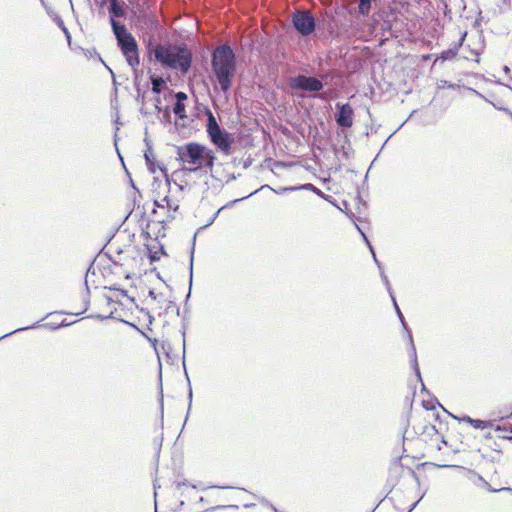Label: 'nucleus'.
<instances>
[{"instance_id":"nucleus-9","label":"nucleus","mask_w":512,"mask_h":512,"mask_svg":"<svg viewBox=\"0 0 512 512\" xmlns=\"http://www.w3.org/2000/svg\"><path fill=\"white\" fill-rule=\"evenodd\" d=\"M407 338H408L409 345H410L409 357H410L411 367L413 368V370L415 372V375L417 376L418 380L421 383H423L422 378H421V373H420L419 365H418V360H417L416 347H415L414 342H413V337H412V332L411 331H408ZM422 389L425 390L424 384H422Z\"/></svg>"},{"instance_id":"nucleus-16","label":"nucleus","mask_w":512,"mask_h":512,"mask_svg":"<svg viewBox=\"0 0 512 512\" xmlns=\"http://www.w3.org/2000/svg\"><path fill=\"white\" fill-rule=\"evenodd\" d=\"M152 84V92L155 94H160L163 87L165 86V81L161 76L151 75L150 77Z\"/></svg>"},{"instance_id":"nucleus-15","label":"nucleus","mask_w":512,"mask_h":512,"mask_svg":"<svg viewBox=\"0 0 512 512\" xmlns=\"http://www.w3.org/2000/svg\"><path fill=\"white\" fill-rule=\"evenodd\" d=\"M182 337H183V365H184V372H185V375H186V378L188 381V386H189V391H188V399H189L188 412H189L191 410V406H192L193 393H192V388H191V384H190V379H189V376H188V373H187V370L185 367V347H186L185 328H183V330H182Z\"/></svg>"},{"instance_id":"nucleus-53","label":"nucleus","mask_w":512,"mask_h":512,"mask_svg":"<svg viewBox=\"0 0 512 512\" xmlns=\"http://www.w3.org/2000/svg\"><path fill=\"white\" fill-rule=\"evenodd\" d=\"M199 502L204 503L205 502L204 498L200 497Z\"/></svg>"},{"instance_id":"nucleus-13","label":"nucleus","mask_w":512,"mask_h":512,"mask_svg":"<svg viewBox=\"0 0 512 512\" xmlns=\"http://www.w3.org/2000/svg\"><path fill=\"white\" fill-rule=\"evenodd\" d=\"M110 24L117 41L130 35V33L127 31L126 26L124 24H121L117 20L112 19V21H110Z\"/></svg>"},{"instance_id":"nucleus-45","label":"nucleus","mask_w":512,"mask_h":512,"mask_svg":"<svg viewBox=\"0 0 512 512\" xmlns=\"http://www.w3.org/2000/svg\"><path fill=\"white\" fill-rule=\"evenodd\" d=\"M149 297L152 298L153 300H156L157 299V294L154 290H150L149 291Z\"/></svg>"},{"instance_id":"nucleus-14","label":"nucleus","mask_w":512,"mask_h":512,"mask_svg":"<svg viewBox=\"0 0 512 512\" xmlns=\"http://www.w3.org/2000/svg\"><path fill=\"white\" fill-rule=\"evenodd\" d=\"M206 114H207L206 131H207L208 135H210L213 132L221 129V127L219 126L215 116L209 109L207 110Z\"/></svg>"},{"instance_id":"nucleus-10","label":"nucleus","mask_w":512,"mask_h":512,"mask_svg":"<svg viewBox=\"0 0 512 512\" xmlns=\"http://www.w3.org/2000/svg\"><path fill=\"white\" fill-rule=\"evenodd\" d=\"M466 34L467 33L464 32L461 38L458 40V42H454L447 50L442 51L438 56L437 60L441 59L442 61H447L455 58L456 55L458 54L459 49L462 47L464 43Z\"/></svg>"},{"instance_id":"nucleus-36","label":"nucleus","mask_w":512,"mask_h":512,"mask_svg":"<svg viewBox=\"0 0 512 512\" xmlns=\"http://www.w3.org/2000/svg\"><path fill=\"white\" fill-rule=\"evenodd\" d=\"M89 307V289L88 287L86 286V294L84 296V307H83V310L81 312H79V314H82L84 313ZM76 315H78V313H75Z\"/></svg>"},{"instance_id":"nucleus-58","label":"nucleus","mask_w":512,"mask_h":512,"mask_svg":"<svg viewBox=\"0 0 512 512\" xmlns=\"http://www.w3.org/2000/svg\"><path fill=\"white\" fill-rule=\"evenodd\" d=\"M110 73L114 76V73H113V70H111L110 68H108Z\"/></svg>"},{"instance_id":"nucleus-55","label":"nucleus","mask_w":512,"mask_h":512,"mask_svg":"<svg viewBox=\"0 0 512 512\" xmlns=\"http://www.w3.org/2000/svg\"><path fill=\"white\" fill-rule=\"evenodd\" d=\"M183 505H184V501H181L180 505H179V508H182Z\"/></svg>"},{"instance_id":"nucleus-52","label":"nucleus","mask_w":512,"mask_h":512,"mask_svg":"<svg viewBox=\"0 0 512 512\" xmlns=\"http://www.w3.org/2000/svg\"><path fill=\"white\" fill-rule=\"evenodd\" d=\"M264 188L272 189L269 185H263V186L261 187V189H264Z\"/></svg>"},{"instance_id":"nucleus-5","label":"nucleus","mask_w":512,"mask_h":512,"mask_svg":"<svg viewBox=\"0 0 512 512\" xmlns=\"http://www.w3.org/2000/svg\"><path fill=\"white\" fill-rule=\"evenodd\" d=\"M117 44L127 63L132 67V69L136 70L140 64V58L135 38L130 34L129 36L117 41Z\"/></svg>"},{"instance_id":"nucleus-25","label":"nucleus","mask_w":512,"mask_h":512,"mask_svg":"<svg viewBox=\"0 0 512 512\" xmlns=\"http://www.w3.org/2000/svg\"><path fill=\"white\" fill-rule=\"evenodd\" d=\"M257 191H258V190H256V191H254V192L250 193L248 196L242 197L241 199H236V200H234V201H231L230 203H228V204L226 205V207H228V206H230V205L234 204L235 202H237V201H239V200H244V199L248 198L249 196L254 195L255 193H257ZM224 208H225V206H224V207H221L220 209H218V210L216 211V213H215V214L213 215V217L210 219V221H209L208 225H210V224H212V223L214 222V220L217 218V216L219 215V213L221 212V210H223Z\"/></svg>"},{"instance_id":"nucleus-47","label":"nucleus","mask_w":512,"mask_h":512,"mask_svg":"<svg viewBox=\"0 0 512 512\" xmlns=\"http://www.w3.org/2000/svg\"><path fill=\"white\" fill-rule=\"evenodd\" d=\"M106 2H108V1H107V0H102V1H100V2H99V6H100V7H103V6H104V4H105Z\"/></svg>"},{"instance_id":"nucleus-33","label":"nucleus","mask_w":512,"mask_h":512,"mask_svg":"<svg viewBox=\"0 0 512 512\" xmlns=\"http://www.w3.org/2000/svg\"><path fill=\"white\" fill-rule=\"evenodd\" d=\"M68 325H70V323H67V322L64 320V321H62V322H61L60 324H58V325H54V324H52V323H45V324L41 325V327H46V328H49V329H51V330H56V329H58V328L66 327V326H68Z\"/></svg>"},{"instance_id":"nucleus-40","label":"nucleus","mask_w":512,"mask_h":512,"mask_svg":"<svg viewBox=\"0 0 512 512\" xmlns=\"http://www.w3.org/2000/svg\"><path fill=\"white\" fill-rule=\"evenodd\" d=\"M258 499H259V502H260L262 505H264V506H267V507H270V508H271V507H272V505H273V504H272L268 499H266V498H264V497H261V498H258Z\"/></svg>"},{"instance_id":"nucleus-41","label":"nucleus","mask_w":512,"mask_h":512,"mask_svg":"<svg viewBox=\"0 0 512 512\" xmlns=\"http://www.w3.org/2000/svg\"><path fill=\"white\" fill-rule=\"evenodd\" d=\"M473 93H475L478 97L482 98L484 101L491 103L484 95H482L480 92L476 91L475 89H470Z\"/></svg>"},{"instance_id":"nucleus-48","label":"nucleus","mask_w":512,"mask_h":512,"mask_svg":"<svg viewBox=\"0 0 512 512\" xmlns=\"http://www.w3.org/2000/svg\"><path fill=\"white\" fill-rule=\"evenodd\" d=\"M255 504L251 503V504H245L244 507L245 508H251V507H254Z\"/></svg>"},{"instance_id":"nucleus-24","label":"nucleus","mask_w":512,"mask_h":512,"mask_svg":"<svg viewBox=\"0 0 512 512\" xmlns=\"http://www.w3.org/2000/svg\"><path fill=\"white\" fill-rule=\"evenodd\" d=\"M357 229L360 231V233H361V234H362V236H363L364 241L366 242L367 246L369 247V249H370V251H371V253H372L373 259H374V261H375L376 265H377V266H378V268H379V271H380V270H383V268H382V266H381V263L378 261V259H377V257H376V254H375V252H374V249H373V247H372L371 243L369 242V240H368L367 236H366V235H365V234L360 230V228H359L358 226H357Z\"/></svg>"},{"instance_id":"nucleus-35","label":"nucleus","mask_w":512,"mask_h":512,"mask_svg":"<svg viewBox=\"0 0 512 512\" xmlns=\"http://www.w3.org/2000/svg\"><path fill=\"white\" fill-rule=\"evenodd\" d=\"M187 94L185 92L179 91L175 93V103H184L185 100H187Z\"/></svg>"},{"instance_id":"nucleus-18","label":"nucleus","mask_w":512,"mask_h":512,"mask_svg":"<svg viewBox=\"0 0 512 512\" xmlns=\"http://www.w3.org/2000/svg\"><path fill=\"white\" fill-rule=\"evenodd\" d=\"M391 299H392L393 306H394V309L396 311V314H397V316H398V318H399V320H400V322H401V324L403 326V329L408 333V331H411V330L409 329V327H408V325H407V323L405 321V318H404V316H403V314H402V312H401V310H400V308L398 306V303L396 301L395 296H392Z\"/></svg>"},{"instance_id":"nucleus-1","label":"nucleus","mask_w":512,"mask_h":512,"mask_svg":"<svg viewBox=\"0 0 512 512\" xmlns=\"http://www.w3.org/2000/svg\"><path fill=\"white\" fill-rule=\"evenodd\" d=\"M212 71L219 83L221 91L227 93L236 74V56L228 44L215 48L211 60Z\"/></svg>"},{"instance_id":"nucleus-44","label":"nucleus","mask_w":512,"mask_h":512,"mask_svg":"<svg viewBox=\"0 0 512 512\" xmlns=\"http://www.w3.org/2000/svg\"><path fill=\"white\" fill-rule=\"evenodd\" d=\"M461 421H464L466 423H469L471 425V421H473V418L469 417V416H464L463 418L460 419Z\"/></svg>"},{"instance_id":"nucleus-30","label":"nucleus","mask_w":512,"mask_h":512,"mask_svg":"<svg viewBox=\"0 0 512 512\" xmlns=\"http://www.w3.org/2000/svg\"><path fill=\"white\" fill-rule=\"evenodd\" d=\"M177 173H173L171 177H174ZM165 178H166V184L169 186V190H171V182L173 181L175 187L179 190V191H183L184 187L183 185L179 184L176 182V180H174L173 178H170L168 175H165Z\"/></svg>"},{"instance_id":"nucleus-12","label":"nucleus","mask_w":512,"mask_h":512,"mask_svg":"<svg viewBox=\"0 0 512 512\" xmlns=\"http://www.w3.org/2000/svg\"><path fill=\"white\" fill-rule=\"evenodd\" d=\"M469 474V480L476 486L482 487L488 490L489 492L493 493L499 491L497 489L492 488L490 484L480 474L476 473L475 471H469Z\"/></svg>"},{"instance_id":"nucleus-3","label":"nucleus","mask_w":512,"mask_h":512,"mask_svg":"<svg viewBox=\"0 0 512 512\" xmlns=\"http://www.w3.org/2000/svg\"><path fill=\"white\" fill-rule=\"evenodd\" d=\"M177 154L183 163L197 165L193 168L184 167V172H196L202 168L212 170L216 160L215 153L208 147L197 142H189L178 147Z\"/></svg>"},{"instance_id":"nucleus-46","label":"nucleus","mask_w":512,"mask_h":512,"mask_svg":"<svg viewBox=\"0 0 512 512\" xmlns=\"http://www.w3.org/2000/svg\"><path fill=\"white\" fill-rule=\"evenodd\" d=\"M172 306H174L176 308L177 314H179V308L176 306V304L173 301H170L169 305H168V308H172Z\"/></svg>"},{"instance_id":"nucleus-27","label":"nucleus","mask_w":512,"mask_h":512,"mask_svg":"<svg viewBox=\"0 0 512 512\" xmlns=\"http://www.w3.org/2000/svg\"><path fill=\"white\" fill-rule=\"evenodd\" d=\"M37 327H40V325H38V323H35V324H32V325L27 326V327H21V328L15 329L12 332H9V333H6V334L0 336V340L4 339L6 337H9L12 334H15V333H18V332H21V331H25V330H28V329H34V328H37Z\"/></svg>"},{"instance_id":"nucleus-21","label":"nucleus","mask_w":512,"mask_h":512,"mask_svg":"<svg viewBox=\"0 0 512 512\" xmlns=\"http://www.w3.org/2000/svg\"><path fill=\"white\" fill-rule=\"evenodd\" d=\"M471 426H473L476 429L483 430V429H487V428H492L493 423L491 421L473 419V421H471Z\"/></svg>"},{"instance_id":"nucleus-28","label":"nucleus","mask_w":512,"mask_h":512,"mask_svg":"<svg viewBox=\"0 0 512 512\" xmlns=\"http://www.w3.org/2000/svg\"><path fill=\"white\" fill-rule=\"evenodd\" d=\"M148 251H149L150 262L158 261L160 259V253L161 254L165 253L163 246L160 247V252H157V251L153 252L150 248H148Z\"/></svg>"},{"instance_id":"nucleus-51","label":"nucleus","mask_w":512,"mask_h":512,"mask_svg":"<svg viewBox=\"0 0 512 512\" xmlns=\"http://www.w3.org/2000/svg\"><path fill=\"white\" fill-rule=\"evenodd\" d=\"M172 219H174V216H173V215H168L167 220H168V221H170V220H172Z\"/></svg>"},{"instance_id":"nucleus-6","label":"nucleus","mask_w":512,"mask_h":512,"mask_svg":"<svg viewBox=\"0 0 512 512\" xmlns=\"http://www.w3.org/2000/svg\"><path fill=\"white\" fill-rule=\"evenodd\" d=\"M289 86L292 90L305 92H320L324 85L321 80L313 76L299 74L289 79Z\"/></svg>"},{"instance_id":"nucleus-43","label":"nucleus","mask_w":512,"mask_h":512,"mask_svg":"<svg viewBox=\"0 0 512 512\" xmlns=\"http://www.w3.org/2000/svg\"><path fill=\"white\" fill-rule=\"evenodd\" d=\"M164 203L165 202H162V200L161 201L155 200L154 206L159 207V208H164L165 207Z\"/></svg>"},{"instance_id":"nucleus-20","label":"nucleus","mask_w":512,"mask_h":512,"mask_svg":"<svg viewBox=\"0 0 512 512\" xmlns=\"http://www.w3.org/2000/svg\"><path fill=\"white\" fill-rule=\"evenodd\" d=\"M298 190H309V191H312L316 195H318V196H320V197H322L324 199H327V197H328L319 188H317L316 186H314L311 183H307V184H303V185L298 186Z\"/></svg>"},{"instance_id":"nucleus-17","label":"nucleus","mask_w":512,"mask_h":512,"mask_svg":"<svg viewBox=\"0 0 512 512\" xmlns=\"http://www.w3.org/2000/svg\"><path fill=\"white\" fill-rule=\"evenodd\" d=\"M373 0H359L358 13L362 16H367L370 12Z\"/></svg>"},{"instance_id":"nucleus-22","label":"nucleus","mask_w":512,"mask_h":512,"mask_svg":"<svg viewBox=\"0 0 512 512\" xmlns=\"http://www.w3.org/2000/svg\"><path fill=\"white\" fill-rule=\"evenodd\" d=\"M173 113L179 118L184 119L186 118V110H185V104L184 103H175L173 106Z\"/></svg>"},{"instance_id":"nucleus-32","label":"nucleus","mask_w":512,"mask_h":512,"mask_svg":"<svg viewBox=\"0 0 512 512\" xmlns=\"http://www.w3.org/2000/svg\"><path fill=\"white\" fill-rule=\"evenodd\" d=\"M160 112H162L161 121L165 123H171V112L169 106H166Z\"/></svg>"},{"instance_id":"nucleus-8","label":"nucleus","mask_w":512,"mask_h":512,"mask_svg":"<svg viewBox=\"0 0 512 512\" xmlns=\"http://www.w3.org/2000/svg\"><path fill=\"white\" fill-rule=\"evenodd\" d=\"M208 136L211 142L221 151L225 153L230 151L233 140L225 129L221 128Z\"/></svg>"},{"instance_id":"nucleus-2","label":"nucleus","mask_w":512,"mask_h":512,"mask_svg":"<svg viewBox=\"0 0 512 512\" xmlns=\"http://www.w3.org/2000/svg\"><path fill=\"white\" fill-rule=\"evenodd\" d=\"M154 57L162 66L179 70L183 74L191 68L193 55L185 44H157L154 48Z\"/></svg>"},{"instance_id":"nucleus-54","label":"nucleus","mask_w":512,"mask_h":512,"mask_svg":"<svg viewBox=\"0 0 512 512\" xmlns=\"http://www.w3.org/2000/svg\"><path fill=\"white\" fill-rule=\"evenodd\" d=\"M475 54L477 56L476 62H479V54L477 52Z\"/></svg>"},{"instance_id":"nucleus-37","label":"nucleus","mask_w":512,"mask_h":512,"mask_svg":"<svg viewBox=\"0 0 512 512\" xmlns=\"http://www.w3.org/2000/svg\"><path fill=\"white\" fill-rule=\"evenodd\" d=\"M84 54H85V56H86L87 58H92L94 55H96V56L99 58V60H100L101 62H103V60H102L101 56H100V55L96 52V50H94V49H93V50H89V49H87V50H85V51H84Z\"/></svg>"},{"instance_id":"nucleus-56","label":"nucleus","mask_w":512,"mask_h":512,"mask_svg":"<svg viewBox=\"0 0 512 512\" xmlns=\"http://www.w3.org/2000/svg\"><path fill=\"white\" fill-rule=\"evenodd\" d=\"M183 505H184V501H181L180 505H179V508H182Z\"/></svg>"},{"instance_id":"nucleus-57","label":"nucleus","mask_w":512,"mask_h":512,"mask_svg":"<svg viewBox=\"0 0 512 512\" xmlns=\"http://www.w3.org/2000/svg\"><path fill=\"white\" fill-rule=\"evenodd\" d=\"M439 467L445 468V467H450V466L449 465H440Z\"/></svg>"},{"instance_id":"nucleus-50","label":"nucleus","mask_w":512,"mask_h":512,"mask_svg":"<svg viewBox=\"0 0 512 512\" xmlns=\"http://www.w3.org/2000/svg\"><path fill=\"white\" fill-rule=\"evenodd\" d=\"M271 509L273 510V512H279L278 509L274 505H272Z\"/></svg>"},{"instance_id":"nucleus-29","label":"nucleus","mask_w":512,"mask_h":512,"mask_svg":"<svg viewBox=\"0 0 512 512\" xmlns=\"http://www.w3.org/2000/svg\"><path fill=\"white\" fill-rule=\"evenodd\" d=\"M380 276H381V279H382V281H383L384 285H385V286H386V288H387V291H388V293H389L390 297L394 296V294H393V290H392L391 285H390V282H389V280H388V277H387V276H386V274L384 273V270H380Z\"/></svg>"},{"instance_id":"nucleus-7","label":"nucleus","mask_w":512,"mask_h":512,"mask_svg":"<svg viewBox=\"0 0 512 512\" xmlns=\"http://www.w3.org/2000/svg\"><path fill=\"white\" fill-rule=\"evenodd\" d=\"M336 123L343 128H350L353 124L354 111L349 103H336Z\"/></svg>"},{"instance_id":"nucleus-34","label":"nucleus","mask_w":512,"mask_h":512,"mask_svg":"<svg viewBox=\"0 0 512 512\" xmlns=\"http://www.w3.org/2000/svg\"><path fill=\"white\" fill-rule=\"evenodd\" d=\"M272 190L274 192H276L277 194H284V193H287V192H292V191L298 190V186L281 187L278 190H274V189H272Z\"/></svg>"},{"instance_id":"nucleus-38","label":"nucleus","mask_w":512,"mask_h":512,"mask_svg":"<svg viewBox=\"0 0 512 512\" xmlns=\"http://www.w3.org/2000/svg\"><path fill=\"white\" fill-rule=\"evenodd\" d=\"M230 507L231 508H238V506H236V505H230V506L218 505V506H214V507L206 509L205 512H212V511H215V510L225 509V508H230Z\"/></svg>"},{"instance_id":"nucleus-31","label":"nucleus","mask_w":512,"mask_h":512,"mask_svg":"<svg viewBox=\"0 0 512 512\" xmlns=\"http://www.w3.org/2000/svg\"><path fill=\"white\" fill-rule=\"evenodd\" d=\"M195 240H196V234L193 237V245L191 248V256H190V286L192 285V279H193V259H194V246H195Z\"/></svg>"},{"instance_id":"nucleus-23","label":"nucleus","mask_w":512,"mask_h":512,"mask_svg":"<svg viewBox=\"0 0 512 512\" xmlns=\"http://www.w3.org/2000/svg\"><path fill=\"white\" fill-rule=\"evenodd\" d=\"M144 158H145L146 165H147L148 169L152 173H154L155 172V168H154L153 153L151 151V147H148V149L145 151Z\"/></svg>"},{"instance_id":"nucleus-19","label":"nucleus","mask_w":512,"mask_h":512,"mask_svg":"<svg viewBox=\"0 0 512 512\" xmlns=\"http://www.w3.org/2000/svg\"><path fill=\"white\" fill-rule=\"evenodd\" d=\"M54 21L57 24V26L60 28V30L63 31V33L65 34V37H66L68 43L70 44L71 43V34H70L69 30L67 29V27L65 26L64 21L62 20V18L59 15L56 14L55 17H54Z\"/></svg>"},{"instance_id":"nucleus-39","label":"nucleus","mask_w":512,"mask_h":512,"mask_svg":"<svg viewBox=\"0 0 512 512\" xmlns=\"http://www.w3.org/2000/svg\"><path fill=\"white\" fill-rule=\"evenodd\" d=\"M495 431H509L512 433V425H509V427H507L506 425H503V426L498 425L495 428Z\"/></svg>"},{"instance_id":"nucleus-42","label":"nucleus","mask_w":512,"mask_h":512,"mask_svg":"<svg viewBox=\"0 0 512 512\" xmlns=\"http://www.w3.org/2000/svg\"><path fill=\"white\" fill-rule=\"evenodd\" d=\"M160 104H161V99L160 97H157L155 99V108L160 112L162 110V108L160 107Z\"/></svg>"},{"instance_id":"nucleus-4","label":"nucleus","mask_w":512,"mask_h":512,"mask_svg":"<svg viewBox=\"0 0 512 512\" xmlns=\"http://www.w3.org/2000/svg\"><path fill=\"white\" fill-rule=\"evenodd\" d=\"M291 23L301 37H309L315 33L317 22L308 9H297L291 15Z\"/></svg>"},{"instance_id":"nucleus-11","label":"nucleus","mask_w":512,"mask_h":512,"mask_svg":"<svg viewBox=\"0 0 512 512\" xmlns=\"http://www.w3.org/2000/svg\"><path fill=\"white\" fill-rule=\"evenodd\" d=\"M109 3L108 11L110 14V21L116 20V18H122L126 15L124 3L119 0H107Z\"/></svg>"},{"instance_id":"nucleus-26","label":"nucleus","mask_w":512,"mask_h":512,"mask_svg":"<svg viewBox=\"0 0 512 512\" xmlns=\"http://www.w3.org/2000/svg\"><path fill=\"white\" fill-rule=\"evenodd\" d=\"M162 202H165V206L169 209V210H172L173 212H176L179 208V205L177 202L171 200L169 198V196H165L163 199H162Z\"/></svg>"},{"instance_id":"nucleus-59","label":"nucleus","mask_w":512,"mask_h":512,"mask_svg":"<svg viewBox=\"0 0 512 512\" xmlns=\"http://www.w3.org/2000/svg\"><path fill=\"white\" fill-rule=\"evenodd\" d=\"M184 484H185L184 482L183 483L179 482L177 485L181 486V485H184Z\"/></svg>"},{"instance_id":"nucleus-49","label":"nucleus","mask_w":512,"mask_h":512,"mask_svg":"<svg viewBox=\"0 0 512 512\" xmlns=\"http://www.w3.org/2000/svg\"><path fill=\"white\" fill-rule=\"evenodd\" d=\"M418 502H419V501L415 502V503L412 505V507L410 508L409 512H411V511L416 507V505L418 504Z\"/></svg>"}]
</instances>
